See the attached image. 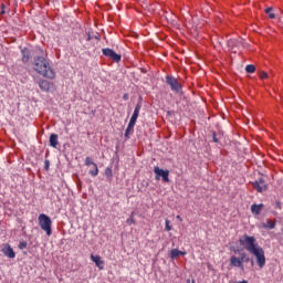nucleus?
Returning a JSON list of instances; mask_svg holds the SVG:
<instances>
[{
    "label": "nucleus",
    "mask_w": 283,
    "mask_h": 283,
    "mask_svg": "<svg viewBox=\"0 0 283 283\" xmlns=\"http://www.w3.org/2000/svg\"><path fill=\"white\" fill-rule=\"evenodd\" d=\"M239 244L245 249L249 253H252L253 256L256 258V264L259 269H264L266 266V256L264 255V249L258 245V240L255 237H249L248 234H243L239 238Z\"/></svg>",
    "instance_id": "nucleus-1"
},
{
    "label": "nucleus",
    "mask_w": 283,
    "mask_h": 283,
    "mask_svg": "<svg viewBox=\"0 0 283 283\" xmlns=\"http://www.w3.org/2000/svg\"><path fill=\"white\" fill-rule=\"evenodd\" d=\"M33 70L43 76L44 78H50L51 81L56 77V73L52 65H50V60L45 59L43 55H36L33 59Z\"/></svg>",
    "instance_id": "nucleus-2"
},
{
    "label": "nucleus",
    "mask_w": 283,
    "mask_h": 283,
    "mask_svg": "<svg viewBox=\"0 0 283 283\" xmlns=\"http://www.w3.org/2000/svg\"><path fill=\"white\" fill-rule=\"evenodd\" d=\"M38 220L42 231H45L46 235H52V219L48 214L42 213Z\"/></svg>",
    "instance_id": "nucleus-3"
},
{
    "label": "nucleus",
    "mask_w": 283,
    "mask_h": 283,
    "mask_svg": "<svg viewBox=\"0 0 283 283\" xmlns=\"http://www.w3.org/2000/svg\"><path fill=\"white\" fill-rule=\"evenodd\" d=\"M166 83L167 85H169L171 92H176V94H180V92L182 91V85L174 76L167 75Z\"/></svg>",
    "instance_id": "nucleus-4"
},
{
    "label": "nucleus",
    "mask_w": 283,
    "mask_h": 283,
    "mask_svg": "<svg viewBox=\"0 0 283 283\" xmlns=\"http://www.w3.org/2000/svg\"><path fill=\"white\" fill-rule=\"evenodd\" d=\"M102 53L104 56H106L107 59H111V61H114L115 63H120V59H123L120 54L116 53V51L109 48L102 49Z\"/></svg>",
    "instance_id": "nucleus-5"
},
{
    "label": "nucleus",
    "mask_w": 283,
    "mask_h": 283,
    "mask_svg": "<svg viewBox=\"0 0 283 283\" xmlns=\"http://www.w3.org/2000/svg\"><path fill=\"white\" fill-rule=\"evenodd\" d=\"M156 180H160L163 178L164 182H169V170L160 169V167L155 166L154 168Z\"/></svg>",
    "instance_id": "nucleus-6"
},
{
    "label": "nucleus",
    "mask_w": 283,
    "mask_h": 283,
    "mask_svg": "<svg viewBox=\"0 0 283 283\" xmlns=\"http://www.w3.org/2000/svg\"><path fill=\"white\" fill-rule=\"evenodd\" d=\"M253 188L256 189L259 193H262V191H266V189H269V186H266L264 178H259L253 182Z\"/></svg>",
    "instance_id": "nucleus-7"
},
{
    "label": "nucleus",
    "mask_w": 283,
    "mask_h": 283,
    "mask_svg": "<svg viewBox=\"0 0 283 283\" xmlns=\"http://www.w3.org/2000/svg\"><path fill=\"white\" fill-rule=\"evenodd\" d=\"M85 165H86V167H90V165H92L94 167V170H90L88 174L93 178H96V176H98V165H96V163L92 161V158H90V157L85 158Z\"/></svg>",
    "instance_id": "nucleus-8"
},
{
    "label": "nucleus",
    "mask_w": 283,
    "mask_h": 283,
    "mask_svg": "<svg viewBox=\"0 0 283 283\" xmlns=\"http://www.w3.org/2000/svg\"><path fill=\"white\" fill-rule=\"evenodd\" d=\"M2 253L3 255H6V258H10L11 260H14V258H17V253H14V250L8 243L4 244V247L2 248Z\"/></svg>",
    "instance_id": "nucleus-9"
},
{
    "label": "nucleus",
    "mask_w": 283,
    "mask_h": 283,
    "mask_svg": "<svg viewBox=\"0 0 283 283\" xmlns=\"http://www.w3.org/2000/svg\"><path fill=\"white\" fill-rule=\"evenodd\" d=\"M142 108H143V104L138 103V104L136 105V107H135V109H134V113H133V115H132V117H130V120H129L130 127H132V125H136V120H138V116H139V114H140V109H142Z\"/></svg>",
    "instance_id": "nucleus-10"
},
{
    "label": "nucleus",
    "mask_w": 283,
    "mask_h": 283,
    "mask_svg": "<svg viewBox=\"0 0 283 283\" xmlns=\"http://www.w3.org/2000/svg\"><path fill=\"white\" fill-rule=\"evenodd\" d=\"M91 260L92 262H94L97 269H99V271H103V269H105V262L101 260V255L91 254Z\"/></svg>",
    "instance_id": "nucleus-11"
},
{
    "label": "nucleus",
    "mask_w": 283,
    "mask_h": 283,
    "mask_svg": "<svg viewBox=\"0 0 283 283\" xmlns=\"http://www.w3.org/2000/svg\"><path fill=\"white\" fill-rule=\"evenodd\" d=\"M230 266H237V269H241V271H244V263L240 261V258L232 255L230 258Z\"/></svg>",
    "instance_id": "nucleus-12"
},
{
    "label": "nucleus",
    "mask_w": 283,
    "mask_h": 283,
    "mask_svg": "<svg viewBox=\"0 0 283 283\" xmlns=\"http://www.w3.org/2000/svg\"><path fill=\"white\" fill-rule=\"evenodd\" d=\"M262 209H264V203H259V205L253 203L251 206V213L253 216H260V213H262Z\"/></svg>",
    "instance_id": "nucleus-13"
},
{
    "label": "nucleus",
    "mask_w": 283,
    "mask_h": 283,
    "mask_svg": "<svg viewBox=\"0 0 283 283\" xmlns=\"http://www.w3.org/2000/svg\"><path fill=\"white\" fill-rule=\"evenodd\" d=\"M52 84L48 80H40L39 87L42 92H50V87Z\"/></svg>",
    "instance_id": "nucleus-14"
},
{
    "label": "nucleus",
    "mask_w": 283,
    "mask_h": 283,
    "mask_svg": "<svg viewBox=\"0 0 283 283\" xmlns=\"http://www.w3.org/2000/svg\"><path fill=\"white\" fill-rule=\"evenodd\" d=\"M49 143H50L51 147H53L54 149H56V147H59V135H56V134H51V135H50Z\"/></svg>",
    "instance_id": "nucleus-15"
},
{
    "label": "nucleus",
    "mask_w": 283,
    "mask_h": 283,
    "mask_svg": "<svg viewBox=\"0 0 283 283\" xmlns=\"http://www.w3.org/2000/svg\"><path fill=\"white\" fill-rule=\"evenodd\" d=\"M178 255H187V252H182V251H180V250H178V249H172V250L170 251V258H171L172 260H176V258H178Z\"/></svg>",
    "instance_id": "nucleus-16"
},
{
    "label": "nucleus",
    "mask_w": 283,
    "mask_h": 283,
    "mask_svg": "<svg viewBox=\"0 0 283 283\" xmlns=\"http://www.w3.org/2000/svg\"><path fill=\"white\" fill-rule=\"evenodd\" d=\"M21 53L23 63H28L30 61V50L23 49Z\"/></svg>",
    "instance_id": "nucleus-17"
},
{
    "label": "nucleus",
    "mask_w": 283,
    "mask_h": 283,
    "mask_svg": "<svg viewBox=\"0 0 283 283\" xmlns=\"http://www.w3.org/2000/svg\"><path fill=\"white\" fill-rule=\"evenodd\" d=\"M136 125H132V122H129L128 123V126H127V128H126V130H125V137L126 138H129V134L132 133V132H134V127H135Z\"/></svg>",
    "instance_id": "nucleus-18"
},
{
    "label": "nucleus",
    "mask_w": 283,
    "mask_h": 283,
    "mask_svg": "<svg viewBox=\"0 0 283 283\" xmlns=\"http://www.w3.org/2000/svg\"><path fill=\"white\" fill-rule=\"evenodd\" d=\"M104 176H106V178H108L109 180H112V178L114 177V172L112 170L111 167H107L104 171Z\"/></svg>",
    "instance_id": "nucleus-19"
},
{
    "label": "nucleus",
    "mask_w": 283,
    "mask_h": 283,
    "mask_svg": "<svg viewBox=\"0 0 283 283\" xmlns=\"http://www.w3.org/2000/svg\"><path fill=\"white\" fill-rule=\"evenodd\" d=\"M245 72H247L248 74H254V72H255V65H253V64H248V65L245 66Z\"/></svg>",
    "instance_id": "nucleus-20"
},
{
    "label": "nucleus",
    "mask_w": 283,
    "mask_h": 283,
    "mask_svg": "<svg viewBox=\"0 0 283 283\" xmlns=\"http://www.w3.org/2000/svg\"><path fill=\"white\" fill-rule=\"evenodd\" d=\"M136 212H132L130 217L126 220V223L129 224V227H132V224H136V220L134 219Z\"/></svg>",
    "instance_id": "nucleus-21"
},
{
    "label": "nucleus",
    "mask_w": 283,
    "mask_h": 283,
    "mask_svg": "<svg viewBox=\"0 0 283 283\" xmlns=\"http://www.w3.org/2000/svg\"><path fill=\"white\" fill-rule=\"evenodd\" d=\"M264 229H273L275 227V221L269 220L266 223H263Z\"/></svg>",
    "instance_id": "nucleus-22"
},
{
    "label": "nucleus",
    "mask_w": 283,
    "mask_h": 283,
    "mask_svg": "<svg viewBox=\"0 0 283 283\" xmlns=\"http://www.w3.org/2000/svg\"><path fill=\"white\" fill-rule=\"evenodd\" d=\"M265 13L270 17V19H275V13H273L272 7L266 8Z\"/></svg>",
    "instance_id": "nucleus-23"
},
{
    "label": "nucleus",
    "mask_w": 283,
    "mask_h": 283,
    "mask_svg": "<svg viewBox=\"0 0 283 283\" xmlns=\"http://www.w3.org/2000/svg\"><path fill=\"white\" fill-rule=\"evenodd\" d=\"M239 260L242 264H244V262H249V259H247V253H241Z\"/></svg>",
    "instance_id": "nucleus-24"
},
{
    "label": "nucleus",
    "mask_w": 283,
    "mask_h": 283,
    "mask_svg": "<svg viewBox=\"0 0 283 283\" xmlns=\"http://www.w3.org/2000/svg\"><path fill=\"white\" fill-rule=\"evenodd\" d=\"M19 249H21V250L28 249V242L21 241V242L19 243Z\"/></svg>",
    "instance_id": "nucleus-25"
},
{
    "label": "nucleus",
    "mask_w": 283,
    "mask_h": 283,
    "mask_svg": "<svg viewBox=\"0 0 283 283\" xmlns=\"http://www.w3.org/2000/svg\"><path fill=\"white\" fill-rule=\"evenodd\" d=\"M260 78H262V81H264L265 78H269V73H266V72H261V73H260Z\"/></svg>",
    "instance_id": "nucleus-26"
},
{
    "label": "nucleus",
    "mask_w": 283,
    "mask_h": 283,
    "mask_svg": "<svg viewBox=\"0 0 283 283\" xmlns=\"http://www.w3.org/2000/svg\"><path fill=\"white\" fill-rule=\"evenodd\" d=\"M166 231H171V226H169V219H166Z\"/></svg>",
    "instance_id": "nucleus-27"
},
{
    "label": "nucleus",
    "mask_w": 283,
    "mask_h": 283,
    "mask_svg": "<svg viewBox=\"0 0 283 283\" xmlns=\"http://www.w3.org/2000/svg\"><path fill=\"white\" fill-rule=\"evenodd\" d=\"M44 165V169L48 171L50 169V160H45Z\"/></svg>",
    "instance_id": "nucleus-28"
},
{
    "label": "nucleus",
    "mask_w": 283,
    "mask_h": 283,
    "mask_svg": "<svg viewBox=\"0 0 283 283\" xmlns=\"http://www.w3.org/2000/svg\"><path fill=\"white\" fill-rule=\"evenodd\" d=\"M0 14H6V4H1Z\"/></svg>",
    "instance_id": "nucleus-29"
},
{
    "label": "nucleus",
    "mask_w": 283,
    "mask_h": 283,
    "mask_svg": "<svg viewBox=\"0 0 283 283\" xmlns=\"http://www.w3.org/2000/svg\"><path fill=\"white\" fill-rule=\"evenodd\" d=\"M123 98H124V101H129V94H127V93L124 94V95H123Z\"/></svg>",
    "instance_id": "nucleus-30"
},
{
    "label": "nucleus",
    "mask_w": 283,
    "mask_h": 283,
    "mask_svg": "<svg viewBox=\"0 0 283 283\" xmlns=\"http://www.w3.org/2000/svg\"><path fill=\"white\" fill-rule=\"evenodd\" d=\"M212 138H213V143H219L218 137L216 136V133H213Z\"/></svg>",
    "instance_id": "nucleus-31"
},
{
    "label": "nucleus",
    "mask_w": 283,
    "mask_h": 283,
    "mask_svg": "<svg viewBox=\"0 0 283 283\" xmlns=\"http://www.w3.org/2000/svg\"><path fill=\"white\" fill-rule=\"evenodd\" d=\"M91 40H92V35L88 33L87 38H86V41H91Z\"/></svg>",
    "instance_id": "nucleus-32"
},
{
    "label": "nucleus",
    "mask_w": 283,
    "mask_h": 283,
    "mask_svg": "<svg viewBox=\"0 0 283 283\" xmlns=\"http://www.w3.org/2000/svg\"><path fill=\"white\" fill-rule=\"evenodd\" d=\"M177 220H182V219L180 218V216H177Z\"/></svg>",
    "instance_id": "nucleus-33"
},
{
    "label": "nucleus",
    "mask_w": 283,
    "mask_h": 283,
    "mask_svg": "<svg viewBox=\"0 0 283 283\" xmlns=\"http://www.w3.org/2000/svg\"><path fill=\"white\" fill-rule=\"evenodd\" d=\"M187 283H191V280H190V279H188V280H187Z\"/></svg>",
    "instance_id": "nucleus-34"
},
{
    "label": "nucleus",
    "mask_w": 283,
    "mask_h": 283,
    "mask_svg": "<svg viewBox=\"0 0 283 283\" xmlns=\"http://www.w3.org/2000/svg\"><path fill=\"white\" fill-rule=\"evenodd\" d=\"M191 283H196V281L195 280H192V282Z\"/></svg>",
    "instance_id": "nucleus-35"
}]
</instances>
